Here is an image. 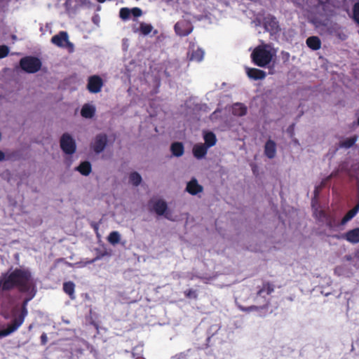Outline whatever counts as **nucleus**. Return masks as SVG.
<instances>
[{
	"mask_svg": "<svg viewBox=\"0 0 359 359\" xmlns=\"http://www.w3.org/2000/svg\"><path fill=\"white\" fill-rule=\"evenodd\" d=\"M34 283L31 271L28 269L15 268L11 271L2 273L0 276V294L10 298L8 292L17 289L20 292L34 290Z\"/></svg>",
	"mask_w": 359,
	"mask_h": 359,
	"instance_id": "obj_1",
	"label": "nucleus"
},
{
	"mask_svg": "<svg viewBox=\"0 0 359 359\" xmlns=\"http://www.w3.org/2000/svg\"><path fill=\"white\" fill-rule=\"evenodd\" d=\"M25 293L28 294V297L24 299L21 305L15 304L11 308L10 313L5 312L2 313L5 319L11 318V322L6 325V330L4 331L3 334H12L17 331L23 324L28 314V303L36 294L35 287L34 290H31L29 292Z\"/></svg>",
	"mask_w": 359,
	"mask_h": 359,
	"instance_id": "obj_2",
	"label": "nucleus"
},
{
	"mask_svg": "<svg viewBox=\"0 0 359 359\" xmlns=\"http://www.w3.org/2000/svg\"><path fill=\"white\" fill-rule=\"evenodd\" d=\"M276 50L269 44H262L257 46L250 55L252 63L259 67H268L273 57Z\"/></svg>",
	"mask_w": 359,
	"mask_h": 359,
	"instance_id": "obj_3",
	"label": "nucleus"
},
{
	"mask_svg": "<svg viewBox=\"0 0 359 359\" xmlns=\"http://www.w3.org/2000/svg\"><path fill=\"white\" fill-rule=\"evenodd\" d=\"M41 65L42 63L40 59L34 56H26L21 58L20 60L21 69L29 74H34L39 72Z\"/></svg>",
	"mask_w": 359,
	"mask_h": 359,
	"instance_id": "obj_4",
	"label": "nucleus"
},
{
	"mask_svg": "<svg viewBox=\"0 0 359 359\" xmlns=\"http://www.w3.org/2000/svg\"><path fill=\"white\" fill-rule=\"evenodd\" d=\"M60 147L67 154L72 155L76 151V146L74 140L68 133H64L60 138Z\"/></svg>",
	"mask_w": 359,
	"mask_h": 359,
	"instance_id": "obj_5",
	"label": "nucleus"
},
{
	"mask_svg": "<svg viewBox=\"0 0 359 359\" xmlns=\"http://www.w3.org/2000/svg\"><path fill=\"white\" fill-rule=\"evenodd\" d=\"M107 144V136L104 133L97 134L90 144L91 149L95 154L102 152Z\"/></svg>",
	"mask_w": 359,
	"mask_h": 359,
	"instance_id": "obj_6",
	"label": "nucleus"
},
{
	"mask_svg": "<svg viewBox=\"0 0 359 359\" xmlns=\"http://www.w3.org/2000/svg\"><path fill=\"white\" fill-rule=\"evenodd\" d=\"M174 29L177 35L186 36L192 32L194 27L191 22L182 20L175 25Z\"/></svg>",
	"mask_w": 359,
	"mask_h": 359,
	"instance_id": "obj_7",
	"label": "nucleus"
},
{
	"mask_svg": "<svg viewBox=\"0 0 359 359\" xmlns=\"http://www.w3.org/2000/svg\"><path fill=\"white\" fill-rule=\"evenodd\" d=\"M102 86V79L97 75L91 76L88 79L87 88L92 93L100 92Z\"/></svg>",
	"mask_w": 359,
	"mask_h": 359,
	"instance_id": "obj_8",
	"label": "nucleus"
},
{
	"mask_svg": "<svg viewBox=\"0 0 359 359\" xmlns=\"http://www.w3.org/2000/svg\"><path fill=\"white\" fill-rule=\"evenodd\" d=\"M51 42L58 47L73 46L72 43L69 41L68 34L65 31H61L57 34L54 35L51 38Z\"/></svg>",
	"mask_w": 359,
	"mask_h": 359,
	"instance_id": "obj_9",
	"label": "nucleus"
},
{
	"mask_svg": "<svg viewBox=\"0 0 359 359\" xmlns=\"http://www.w3.org/2000/svg\"><path fill=\"white\" fill-rule=\"evenodd\" d=\"M142 15V11L138 7H135L131 9L124 7L121 8L119 11V17L124 21L128 20L130 15L138 18Z\"/></svg>",
	"mask_w": 359,
	"mask_h": 359,
	"instance_id": "obj_10",
	"label": "nucleus"
},
{
	"mask_svg": "<svg viewBox=\"0 0 359 359\" xmlns=\"http://www.w3.org/2000/svg\"><path fill=\"white\" fill-rule=\"evenodd\" d=\"M168 209V205L165 201L159 199L156 201L153 204V210L158 215H164V217L168 219H170L171 218L169 216V214L166 212Z\"/></svg>",
	"mask_w": 359,
	"mask_h": 359,
	"instance_id": "obj_11",
	"label": "nucleus"
},
{
	"mask_svg": "<svg viewBox=\"0 0 359 359\" xmlns=\"http://www.w3.org/2000/svg\"><path fill=\"white\" fill-rule=\"evenodd\" d=\"M245 72L248 76L255 81L264 79L266 76V73L259 69L246 67Z\"/></svg>",
	"mask_w": 359,
	"mask_h": 359,
	"instance_id": "obj_12",
	"label": "nucleus"
},
{
	"mask_svg": "<svg viewBox=\"0 0 359 359\" xmlns=\"http://www.w3.org/2000/svg\"><path fill=\"white\" fill-rule=\"evenodd\" d=\"M203 190V187L198 183L196 178H192L187 184L186 191L191 195L195 196Z\"/></svg>",
	"mask_w": 359,
	"mask_h": 359,
	"instance_id": "obj_13",
	"label": "nucleus"
},
{
	"mask_svg": "<svg viewBox=\"0 0 359 359\" xmlns=\"http://www.w3.org/2000/svg\"><path fill=\"white\" fill-rule=\"evenodd\" d=\"M264 27L269 32H277L279 30V25L274 16L269 15L264 18Z\"/></svg>",
	"mask_w": 359,
	"mask_h": 359,
	"instance_id": "obj_14",
	"label": "nucleus"
},
{
	"mask_svg": "<svg viewBox=\"0 0 359 359\" xmlns=\"http://www.w3.org/2000/svg\"><path fill=\"white\" fill-rule=\"evenodd\" d=\"M343 239L348 242L355 244L359 243V228H355L353 229L346 231L341 236Z\"/></svg>",
	"mask_w": 359,
	"mask_h": 359,
	"instance_id": "obj_15",
	"label": "nucleus"
},
{
	"mask_svg": "<svg viewBox=\"0 0 359 359\" xmlns=\"http://www.w3.org/2000/svg\"><path fill=\"white\" fill-rule=\"evenodd\" d=\"M276 154V144L273 140H268L264 145V154L269 158H273Z\"/></svg>",
	"mask_w": 359,
	"mask_h": 359,
	"instance_id": "obj_16",
	"label": "nucleus"
},
{
	"mask_svg": "<svg viewBox=\"0 0 359 359\" xmlns=\"http://www.w3.org/2000/svg\"><path fill=\"white\" fill-rule=\"evenodd\" d=\"M208 149L204 144H197L193 148L194 156L198 159L203 158L207 154Z\"/></svg>",
	"mask_w": 359,
	"mask_h": 359,
	"instance_id": "obj_17",
	"label": "nucleus"
},
{
	"mask_svg": "<svg viewBox=\"0 0 359 359\" xmlns=\"http://www.w3.org/2000/svg\"><path fill=\"white\" fill-rule=\"evenodd\" d=\"M95 107L90 104H85L81 109V115L85 118H92L95 114Z\"/></svg>",
	"mask_w": 359,
	"mask_h": 359,
	"instance_id": "obj_18",
	"label": "nucleus"
},
{
	"mask_svg": "<svg viewBox=\"0 0 359 359\" xmlns=\"http://www.w3.org/2000/svg\"><path fill=\"white\" fill-rule=\"evenodd\" d=\"M306 43L308 47L313 50H318L321 47V41L319 37L316 36L307 38Z\"/></svg>",
	"mask_w": 359,
	"mask_h": 359,
	"instance_id": "obj_19",
	"label": "nucleus"
},
{
	"mask_svg": "<svg viewBox=\"0 0 359 359\" xmlns=\"http://www.w3.org/2000/svg\"><path fill=\"white\" fill-rule=\"evenodd\" d=\"M172 154L176 157H180L184 154V147L182 142H175L170 146Z\"/></svg>",
	"mask_w": 359,
	"mask_h": 359,
	"instance_id": "obj_20",
	"label": "nucleus"
},
{
	"mask_svg": "<svg viewBox=\"0 0 359 359\" xmlns=\"http://www.w3.org/2000/svg\"><path fill=\"white\" fill-rule=\"evenodd\" d=\"M203 139L205 141L204 144L208 148L212 147L216 144V135L212 132H205L203 135Z\"/></svg>",
	"mask_w": 359,
	"mask_h": 359,
	"instance_id": "obj_21",
	"label": "nucleus"
},
{
	"mask_svg": "<svg viewBox=\"0 0 359 359\" xmlns=\"http://www.w3.org/2000/svg\"><path fill=\"white\" fill-rule=\"evenodd\" d=\"M359 211V203L355 205L351 210L348 211V212L344 215V217L341 219L340 224L344 225L346 224L348 221H350L352 218H353L355 215Z\"/></svg>",
	"mask_w": 359,
	"mask_h": 359,
	"instance_id": "obj_22",
	"label": "nucleus"
},
{
	"mask_svg": "<svg viewBox=\"0 0 359 359\" xmlns=\"http://www.w3.org/2000/svg\"><path fill=\"white\" fill-rule=\"evenodd\" d=\"M76 170L81 175L88 176L92 170L91 164L89 161H83L78 167H76Z\"/></svg>",
	"mask_w": 359,
	"mask_h": 359,
	"instance_id": "obj_23",
	"label": "nucleus"
},
{
	"mask_svg": "<svg viewBox=\"0 0 359 359\" xmlns=\"http://www.w3.org/2000/svg\"><path fill=\"white\" fill-rule=\"evenodd\" d=\"M75 284L72 281L65 282L63 283L64 292L69 296L72 299H75L74 295Z\"/></svg>",
	"mask_w": 359,
	"mask_h": 359,
	"instance_id": "obj_24",
	"label": "nucleus"
},
{
	"mask_svg": "<svg viewBox=\"0 0 359 359\" xmlns=\"http://www.w3.org/2000/svg\"><path fill=\"white\" fill-rule=\"evenodd\" d=\"M204 51L201 48H197L196 50H192L190 55H189V60H194L196 62H201L203 59Z\"/></svg>",
	"mask_w": 359,
	"mask_h": 359,
	"instance_id": "obj_25",
	"label": "nucleus"
},
{
	"mask_svg": "<svg viewBox=\"0 0 359 359\" xmlns=\"http://www.w3.org/2000/svg\"><path fill=\"white\" fill-rule=\"evenodd\" d=\"M232 111L234 115L242 116L246 114L247 108L241 103H236L233 106Z\"/></svg>",
	"mask_w": 359,
	"mask_h": 359,
	"instance_id": "obj_26",
	"label": "nucleus"
},
{
	"mask_svg": "<svg viewBox=\"0 0 359 359\" xmlns=\"http://www.w3.org/2000/svg\"><path fill=\"white\" fill-rule=\"evenodd\" d=\"M357 139H358V137L356 135H354L349 138H346V140L340 142L339 146H340V147H342V148H346V149L351 148V147H353L355 144V143L357 141Z\"/></svg>",
	"mask_w": 359,
	"mask_h": 359,
	"instance_id": "obj_27",
	"label": "nucleus"
},
{
	"mask_svg": "<svg viewBox=\"0 0 359 359\" xmlns=\"http://www.w3.org/2000/svg\"><path fill=\"white\" fill-rule=\"evenodd\" d=\"M154 29L153 26L151 24H147L145 22H141L140 24L139 30L142 34L144 36H147L150 34Z\"/></svg>",
	"mask_w": 359,
	"mask_h": 359,
	"instance_id": "obj_28",
	"label": "nucleus"
},
{
	"mask_svg": "<svg viewBox=\"0 0 359 359\" xmlns=\"http://www.w3.org/2000/svg\"><path fill=\"white\" fill-rule=\"evenodd\" d=\"M129 181L133 185L137 187L141 183L142 177L138 172H133L130 174Z\"/></svg>",
	"mask_w": 359,
	"mask_h": 359,
	"instance_id": "obj_29",
	"label": "nucleus"
},
{
	"mask_svg": "<svg viewBox=\"0 0 359 359\" xmlns=\"http://www.w3.org/2000/svg\"><path fill=\"white\" fill-rule=\"evenodd\" d=\"M274 290V286L271 283L267 282L264 283L262 288L257 292V295L261 296L264 292H266L267 294H271Z\"/></svg>",
	"mask_w": 359,
	"mask_h": 359,
	"instance_id": "obj_30",
	"label": "nucleus"
},
{
	"mask_svg": "<svg viewBox=\"0 0 359 359\" xmlns=\"http://www.w3.org/2000/svg\"><path fill=\"white\" fill-rule=\"evenodd\" d=\"M120 234L118 231H112L108 236V241L112 244H117L120 241Z\"/></svg>",
	"mask_w": 359,
	"mask_h": 359,
	"instance_id": "obj_31",
	"label": "nucleus"
},
{
	"mask_svg": "<svg viewBox=\"0 0 359 359\" xmlns=\"http://www.w3.org/2000/svg\"><path fill=\"white\" fill-rule=\"evenodd\" d=\"M353 20L359 26V1L354 4L353 6Z\"/></svg>",
	"mask_w": 359,
	"mask_h": 359,
	"instance_id": "obj_32",
	"label": "nucleus"
},
{
	"mask_svg": "<svg viewBox=\"0 0 359 359\" xmlns=\"http://www.w3.org/2000/svg\"><path fill=\"white\" fill-rule=\"evenodd\" d=\"M326 226L330 229H333L338 226L336 222L335 218L331 215H329L325 219Z\"/></svg>",
	"mask_w": 359,
	"mask_h": 359,
	"instance_id": "obj_33",
	"label": "nucleus"
},
{
	"mask_svg": "<svg viewBox=\"0 0 359 359\" xmlns=\"http://www.w3.org/2000/svg\"><path fill=\"white\" fill-rule=\"evenodd\" d=\"M334 34L337 36L339 39L344 41L347 39V35L343 32L341 27H338L334 30Z\"/></svg>",
	"mask_w": 359,
	"mask_h": 359,
	"instance_id": "obj_34",
	"label": "nucleus"
},
{
	"mask_svg": "<svg viewBox=\"0 0 359 359\" xmlns=\"http://www.w3.org/2000/svg\"><path fill=\"white\" fill-rule=\"evenodd\" d=\"M184 295L187 298L190 299H197L198 294L196 293V291L193 289H189L186 291H184Z\"/></svg>",
	"mask_w": 359,
	"mask_h": 359,
	"instance_id": "obj_35",
	"label": "nucleus"
},
{
	"mask_svg": "<svg viewBox=\"0 0 359 359\" xmlns=\"http://www.w3.org/2000/svg\"><path fill=\"white\" fill-rule=\"evenodd\" d=\"M9 48L5 45L0 46V59L6 57L8 55Z\"/></svg>",
	"mask_w": 359,
	"mask_h": 359,
	"instance_id": "obj_36",
	"label": "nucleus"
},
{
	"mask_svg": "<svg viewBox=\"0 0 359 359\" xmlns=\"http://www.w3.org/2000/svg\"><path fill=\"white\" fill-rule=\"evenodd\" d=\"M41 345H46L48 342V337H47V334L46 333H43L41 335Z\"/></svg>",
	"mask_w": 359,
	"mask_h": 359,
	"instance_id": "obj_37",
	"label": "nucleus"
},
{
	"mask_svg": "<svg viewBox=\"0 0 359 359\" xmlns=\"http://www.w3.org/2000/svg\"><path fill=\"white\" fill-rule=\"evenodd\" d=\"M330 215H328L327 212H325L324 210H320L318 212V217L319 219H325Z\"/></svg>",
	"mask_w": 359,
	"mask_h": 359,
	"instance_id": "obj_38",
	"label": "nucleus"
},
{
	"mask_svg": "<svg viewBox=\"0 0 359 359\" xmlns=\"http://www.w3.org/2000/svg\"><path fill=\"white\" fill-rule=\"evenodd\" d=\"M5 159V154L4 153L0 150V161H2Z\"/></svg>",
	"mask_w": 359,
	"mask_h": 359,
	"instance_id": "obj_39",
	"label": "nucleus"
},
{
	"mask_svg": "<svg viewBox=\"0 0 359 359\" xmlns=\"http://www.w3.org/2000/svg\"><path fill=\"white\" fill-rule=\"evenodd\" d=\"M318 188L319 187H316V189H315L314 194H315L316 196H318V192H319Z\"/></svg>",
	"mask_w": 359,
	"mask_h": 359,
	"instance_id": "obj_40",
	"label": "nucleus"
},
{
	"mask_svg": "<svg viewBox=\"0 0 359 359\" xmlns=\"http://www.w3.org/2000/svg\"><path fill=\"white\" fill-rule=\"evenodd\" d=\"M294 124H292L287 129L288 131H292L294 128Z\"/></svg>",
	"mask_w": 359,
	"mask_h": 359,
	"instance_id": "obj_41",
	"label": "nucleus"
},
{
	"mask_svg": "<svg viewBox=\"0 0 359 359\" xmlns=\"http://www.w3.org/2000/svg\"><path fill=\"white\" fill-rule=\"evenodd\" d=\"M9 1H11V0H0V2L2 3H8Z\"/></svg>",
	"mask_w": 359,
	"mask_h": 359,
	"instance_id": "obj_42",
	"label": "nucleus"
},
{
	"mask_svg": "<svg viewBox=\"0 0 359 359\" xmlns=\"http://www.w3.org/2000/svg\"><path fill=\"white\" fill-rule=\"evenodd\" d=\"M282 54H285V55H287V60L288 59V57L290 56L288 53L282 52Z\"/></svg>",
	"mask_w": 359,
	"mask_h": 359,
	"instance_id": "obj_43",
	"label": "nucleus"
},
{
	"mask_svg": "<svg viewBox=\"0 0 359 359\" xmlns=\"http://www.w3.org/2000/svg\"><path fill=\"white\" fill-rule=\"evenodd\" d=\"M257 309V306H250L248 309L249 310H252V309Z\"/></svg>",
	"mask_w": 359,
	"mask_h": 359,
	"instance_id": "obj_44",
	"label": "nucleus"
},
{
	"mask_svg": "<svg viewBox=\"0 0 359 359\" xmlns=\"http://www.w3.org/2000/svg\"><path fill=\"white\" fill-rule=\"evenodd\" d=\"M346 259L347 260H351V256H346Z\"/></svg>",
	"mask_w": 359,
	"mask_h": 359,
	"instance_id": "obj_45",
	"label": "nucleus"
},
{
	"mask_svg": "<svg viewBox=\"0 0 359 359\" xmlns=\"http://www.w3.org/2000/svg\"><path fill=\"white\" fill-rule=\"evenodd\" d=\"M106 0H97L98 2L100 3H104Z\"/></svg>",
	"mask_w": 359,
	"mask_h": 359,
	"instance_id": "obj_46",
	"label": "nucleus"
},
{
	"mask_svg": "<svg viewBox=\"0 0 359 359\" xmlns=\"http://www.w3.org/2000/svg\"><path fill=\"white\" fill-rule=\"evenodd\" d=\"M158 34V30L155 29V30L154 31V34Z\"/></svg>",
	"mask_w": 359,
	"mask_h": 359,
	"instance_id": "obj_47",
	"label": "nucleus"
},
{
	"mask_svg": "<svg viewBox=\"0 0 359 359\" xmlns=\"http://www.w3.org/2000/svg\"><path fill=\"white\" fill-rule=\"evenodd\" d=\"M358 125L359 126V116H358Z\"/></svg>",
	"mask_w": 359,
	"mask_h": 359,
	"instance_id": "obj_48",
	"label": "nucleus"
},
{
	"mask_svg": "<svg viewBox=\"0 0 359 359\" xmlns=\"http://www.w3.org/2000/svg\"><path fill=\"white\" fill-rule=\"evenodd\" d=\"M331 177H332V175L329 176V177H327V180H330V179L331 178Z\"/></svg>",
	"mask_w": 359,
	"mask_h": 359,
	"instance_id": "obj_49",
	"label": "nucleus"
},
{
	"mask_svg": "<svg viewBox=\"0 0 359 359\" xmlns=\"http://www.w3.org/2000/svg\"><path fill=\"white\" fill-rule=\"evenodd\" d=\"M31 329H32V325H29V330H31Z\"/></svg>",
	"mask_w": 359,
	"mask_h": 359,
	"instance_id": "obj_50",
	"label": "nucleus"
}]
</instances>
